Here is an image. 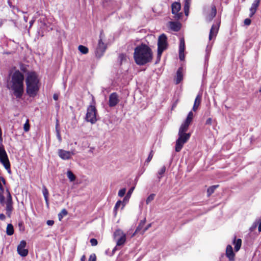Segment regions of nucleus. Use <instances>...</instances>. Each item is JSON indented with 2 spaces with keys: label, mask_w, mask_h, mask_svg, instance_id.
Instances as JSON below:
<instances>
[{
  "label": "nucleus",
  "mask_w": 261,
  "mask_h": 261,
  "mask_svg": "<svg viewBox=\"0 0 261 261\" xmlns=\"http://www.w3.org/2000/svg\"><path fill=\"white\" fill-rule=\"evenodd\" d=\"M42 193L43 195L44 196V198H48V192L47 189L45 187H44L42 190Z\"/></svg>",
  "instance_id": "33"
},
{
  "label": "nucleus",
  "mask_w": 261,
  "mask_h": 261,
  "mask_svg": "<svg viewBox=\"0 0 261 261\" xmlns=\"http://www.w3.org/2000/svg\"><path fill=\"white\" fill-rule=\"evenodd\" d=\"M153 155V151H151L147 159H146V162L147 163H149L152 159Z\"/></svg>",
  "instance_id": "37"
},
{
  "label": "nucleus",
  "mask_w": 261,
  "mask_h": 261,
  "mask_svg": "<svg viewBox=\"0 0 261 261\" xmlns=\"http://www.w3.org/2000/svg\"><path fill=\"white\" fill-rule=\"evenodd\" d=\"M167 47V38L166 36L163 34L160 35L158 41V54L157 60L156 63L160 61L162 54L164 50Z\"/></svg>",
  "instance_id": "6"
},
{
  "label": "nucleus",
  "mask_w": 261,
  "mask_h": 261,
  "mask_svg": "<svg viewBox=\"0 0 261 261\" xmlns=\"http://www.w3.org/2000/svg\"><path fill=\"white\" fill-rule=\"evenodd\" d=\"M113 237L118 246L123 245L125 243L126 234L121 229L116 230L114 232Z\"/></svg>",
  "instance_id": "7"
},
{
  "label": "nucleus",
  "mask_w": 261,
  "mask_h": 261,
  "mask_svg": "<svg viewBox=\"0 0 261 261\" xmlns=\"http://www.w3.org/2000/svg\"><path fill=\"white\" fill-rule=\"evenodd\" d=\"M216 12L217 11L215 6H212L211 13L207 16L206 18V21L208 22L211 21L215 17Z\"/></svg>",
  "instance_id": "20"
},
{
  "label": "nucleus",
  "mask_w": 261,
  "mask_h": 261,
  "mask_svg": "<svg viewBox=\"0 0 261 261\" xmlns=\"http://www.w3.org/2000/svg\"><path fill=\"white\" fill-rule=\"evenodd\" d=\"M27 243L25 241H21L19 244L17 246V251L21 256L25 257L28 254V250L25 249Z\"/></svg>",
  "instance_id": "13"
},
{
  "label": "nucleus",
  "mask_w": 261,
  "mask_h": 261,
  "mask_svg": "<svg viewBox=\"0 0 261 261\" xmlns=\"http://www.w3.org/2000/svg\"><path fill=\"white\" fill-rule=\"evenodd\" d=\"M218 187V185H214L209 187L207 190V195L210 196L215 191V190Z\"/></svg>",
  "instance_id": "26"
},
{
  "label": "nucleus",
  "mask_w": 261,
  "mask_h": 261,
  "mask_svg": "<svg viewBox=\"0 0 261 261\" xmlns=\"http://www.w3.org/2000/svg\"><path fill=\"white\" fill-rule=\"evenodd\" d=\"M151 226V224H149L147 225V226L145 228L142 232V234L144 233L149 227Z\"/></svg>",
  "instance_id": "47"
},
{
  "label": "nucleus",
  "mask_w": 261,
  "mask_h": 261,
  "mask_svg": "<svg viewBox=\"0 0 261 261\" xmlns=\"http://www.w3.org/2000/svg\"><path fill=\"white\" fill-rule=\"evenodd\" d=\"M18 226H19V229L20 230H22V231L24 230V226H23V224H22V222H19L18 223Z\"/></svg>",
  "instance_id": "45"
},
{
  "label": "nucleus",
  "mask_w": 261,
  "mask_h": 261,
  "mask_svg": "<svg viewBox=\"0 0 261 261\" xmlns=\"http://www.w3.org/2000/svg\"><path fill=\"white\" fill-rule=\"evenodd\" d=\"M135 189V187H132L129 190V191H128L127 193V196H130L132 193H133L134 190Z\"/></svg>",
  "instance_id": "44"
},
{
  "label": "nucleus",
  "mask_w": 261,
  "mask_h": 261,
  "mask_svg": "<svg viewBox=\"0 0 261 261\" xmlns=\"http://www.w3.org/2000/svg\"><path fill=\"white\" fill-rule=\"evenodd\" d=\"M155 197L154 194H151L146 199V203L147 204H148L151 201H152Z\"/></svg>",
  "instance_id": "31"
},
{
  "label": "nucleus",
  "mask_w": 261,
  "mask_h": 261,
  "mask_svg": "<svg viewBox=\"0 0 261 261\" xmlns=\"http://www.w3.org/2000/svg\"><path fill=\"white\" fill-rule=\"evenodd\" d=\"M45 203L47 205V206H49V202H48V198H45Z\"/></svg>",
  "instance_id": "53"
},
{
  "label": "nucleus",
  "mask_w": 261,
  "mask_h": 261,
  "mask_svg": "<svg viewBox=\"0 0 261 261\" xmlns=\"http://www.w3.org/2000/svg\"><path fill=\"white\" fill-rule=\"evenodd\" d=\"M0 181H2L4 185L6 184V180L4 177L0 176Z\"/></svg>",
  "instance_id": "51"
},
{
  "label": "nucleus",
  "mask_w": 261,
  "mask_h": 261,
  "mask_svg": "<svg viewBox=\"0 0 261 261\" xmlns=\"http://www.w3.org/2000/svg\"><path fill=\"white\" fill-rule=\"evenodd\" d=\"M134 58L137 65H144L152 61L153 52L148 45L142 43L135 48Z\"/></svg>",
  "instance_id": "2"
},
{
  "label": "nucleus",
  "mask_w": 261,
  "mask_h": 261,
  "mask_svg": "<svg viewBox=\"0 0 261 261\" xmlns=\"http://www.w3.org/2000/svg\"><path fill=\"white\" fill-rule=\"evenodd\" d=\"M233 244L234 245V250L235 251H238L242 245V240L241 239H236V237H234Z\"/></svg>",
  "instance_id": "21"
},
{
  "label": "nucleus",
  "mask_w": 261,
  "mask_h": 261,
  "mask_svg": "<svg viewBox=\"0 0 261 261\" xmlns=\"http://www.w3.org/2000/svg\"><path fill=\"white\" fill-rule=\"evenodd\" d=\"M191 3L185 1L184 9H189Z\"/></svg>",
  "instance_id": "43"
},
{
  "label": "nucleus",
  "mask_w": 261,
  "mask_h": 261,
  "mask_svg": "<svg viewBox=\"0 0 261 261\" xmlns=\"http://www.w3.org/2000/svg\"><path fill=\"white\" fill-rule=\"evenodd\" d=\"M85 255H83L82 256V257H81V260L82 261H84V260H85Z\"/></svg>",
  "instance_id": "57"
},
{
  "label": "nucleus",
  "mask_w": 261,
  "mask_h": 261,
  "mask_svg": "<svg viewBox=\"0 0 261 261\" xmlns=\"http://www.w3.org/2000/svg\"><path fill=\"white\" fill-rule=\"evenodd\" d=\"M0 162L5 169L10 172V163L6 150L3 146H0Z\"/></svg>",
  "instance_id": "8"
},
{
  "label": "nucleus",
  "mask_w": 261,
  "mask_h": 261,
  "mask_svg": "<svg viewBox=\"0 0 261 261\" xmlns=\"http://www.w3.org/2000/svg\"><path fill=\"white\" fill-rule=\"evenodd\" d=\"M226 255L229 260L233 261L234 260L235 254L233 251V249L230 245H228L226 248Z\"/></svg>",
  "instance_id": "16"
},
{
  "label": "nucleus",
  "mask_w": 261,
  "mask_h": 261,
  "mask_svg": "<svg viewBox=\"0 0 261 261\" xmlns=\"http://www.w3.org/2000/svg\"><path fill=\"white\" fill-rule=\"evenodd\" d=\"M244 22L245 25H249L250 24L251 20L249 18H246L244 20Z\"/></svg>",
  "instance_id": "42"
},
{
  "label": "nucleus",
  "mask_w": 261,
  "mask_h": 261,
  "mask_svg": "<svg viewBox=\"0 0 261 261\" xmlns=\"http://www.w3.org/2000/svg\"><path fill=\"white\" fill-rule=\"evenodd\" d=\"M201 95L198 94L195 99L194 103L192 108L193 111H196L198 109V107L201 103Z\"/></svg>",
  "instance_id": "19"
},
{
  "label": "nucleus",
  "mask_w": 261,
  "mask_h": 261,
  "mask_svg": "<svg viewBox=\"0 0 261 261\" xmlns=\"http://www.w3.org/2000/svg\"><path fill=\"white\" fill-rule=\"evenodd\" d=\"M90 242L92 246H96L97 245V241L96 239H91L90 240Z\"/></svg>",
  "instance_id": "36"
},
{
  "label": "nucleus",
  "mask_w": 261,
  "mask_h": 261,
  "mask_svg": "<svg viewBox=\"0 0 261 261\" xmlns=\"http://www.w3.org/2000/svg\"><path fill=\"white\" fill-rule=\"evenodd\" d=\"M79 50L83 54H86L88 53V48L82 45L79 46Z\"/></svg>",
  "instance_id": "29"
},
{
  "label": "nucleus",
  "mask_w": 261,
  "mask_h": 261,
  "mask_svg": "<svg viewBox=\"0 0 261 261\" xmlns=\"http://www.w3.org/2000/svg\"><path fill=\"white\" fill-rule=\"evenodd\" d=\"M126 192V189L125 188H123L119 190L118 192V196L122 197H123Z\"/></svg>",
  "instance_id": "34"
},
{
  "label": "nucleus",
  "mask_w": 261,
  "mask_h": 261,
  "mask_svg": "<svg viewBox=\"0 0 261 261\" xmlns=\"http://www.w3.org/2000/svg\"><path fill=\"white\" fill-rule=\"evenodd\" d=\"M193 117V113L190 111L186 120L179 127L178 133V138L176 141L175 144V151L176 152H179L181 150L184 144L190 139L191 134L190 133H186V132L188 130L189 125L192 121Z\"/></svg>",
  "instance_id": "1"
},
{
  "label": "nucleus",
  "mask_w": 261,
  "mask_h": 261,
  "mask_svg": "<svg viewBox=\"0 0 261 261\" xmlns=\"http://www.w3.org/2000/svg\"><path fill=\"white\" fill-rule=\"evenodd\" d=\"M96 256L95 254H92L90 255L88 261H96Z\"/></svg>",
  "instance_id": "39"
},
{
  "label": "nucleus",
  "mask_w": 261,
  "mask_h": 261,
  "mask_svg": "<svg viewBox=\"0 0 261 261\" xmlns=\"http://www.w3.org/2000/svg\"><path fill=\"white\" fill-rule=\"evenodd\" d=\"M6 219V216L3 214H0V220H4Z\"/></svg>",
  "instance_id": "49"
},
{
  "label": "nucleus",
  "mask_w": 261,
  "mask_h": 261,
  "mask_svg": "<svg viewBox=\"0 0 261 261\" xmlns=\"http://www.w3.org/2000/svg\"><path fill=\"white\" fill-rule=\"evenodd\" d=\"M211 46H209L208 45L207 46L206 48V58H208V56H209V55H210V53L211 51Z\"/></svg>",
  "instance_id": "38"
},
{
  "label": "nucleus",
  "mask_w": 261,
  "mask_h": 261,
  "mask_svg": "<svg viewBox=\"0 0 261 261\" xmlns=\"http://www.w3.org/2000/svg\"><path fill=\"white\" fill-rule=\"evenodd\" d=\"M34 22V20H31L30 21L29 23H30V27H31L33 25Z\"/></svg>",
  "instance_id": "56"
},
{
  "label": "nucleus",
  "mask_w": 261,
  "mask_h": 261,
  "mask_svg": "<svg viewBox=\"0 0 261 261\" xmlns=\"http://www.w3.org/2000/svg\"><path fill=\"white\" fill-rule=\"evenodd\" d=\"M182 68L180 67L177 71L176 72V84H179L182 80Z\"/></svg>",
  "instance_id": "23"
},
{
  "label": "nucleus",
  "mask_w": 261,
  "mask_h": 261,
  "mask_svg": "<svg viewBox=\"0 0 261 261\" xmlns=\"http://www.w3.org/2000/svg\"><path fill=\"white\" fill-rule=\"evenodd\" d=\"M119 58L121 61V63H122L123 60H126V56L124 54H120L119 56Z\"/></svg>",
  "instance_id": "41"
},
{
  "label": "nucleus",
  "mask_w": 261,
  "mask_h": 261,
  "mask_svg": "<svg viewBox=\"0 0 261 261\" xmlns=\"http://www.w3.org/2000/svg\"><path fill=\"white\" fill-rule=\"evenodd\" d=\"M185 48V40L184 38H181L180 40V44L179 48V57L180 60H184L185 56L184 52Z\"/></svg>",
  "instance_id": "17"
},
{
  "label": "nucleus",
  "mask_w": 261,
  "mask_h": 261,
  "mask_svg": "<svg viewBox=\"0 0 261 261\" xmlns=\"http://www.w3.org/2000/svg\"><path fill=\"white\" fill-rule=\"evenodd\" d=\"M184 12L185 15L188 16L189 13V9H184Z\"/></svg>",
  "instance_id": "50"
},
{
  "label": "nucleus",
  "mask_w": 261,
  "mask_h": 261,
  "mask_svg": "<svg viewBox=\"0 0 261 261\" xmlns=\"http://www.w3.org/2000/svg\"><path fill=\"white\" fill-rule=\"evenodd\" d=\"M169 23L170 28L174 31H178L180 29V24L179 22L170 21Z\"/></svg>",
  "instance_id": "22"
},
{
  "label": "nucleus",
  "mask_w": 261,
  "mask_h": 261,
  "mask_svg": "<svg viewBox=\"0 0 261 261\" xmlns=\"http://www.w3.org/2000/svg\"><path fill=\"white\" fill-rule=\"evenodd\" d=\"M67 176L71 182L74 181L75 180V176L70 170H68L67 172Z\"/></svg>",
  "instance_id": "25"
},
{
  "label": "nucleus",
  "mask_w": 261,
  "mask_h": 261,
  "mask_svg": "<svg viewBox=\"0 0 261 261\" xmlns=\"http://www.w3.org/2000/svg\"><path fill=\"white\" fill-rule=\"evenodd\" d=\"M116 250H117V248H116V247H115L113 249V251H112L113 253H114V252H115Z\"/></svg>",
  "instance_id": "58"
},
{
  "label": "nucleus",
  "mask_w": 261,
  "mask_h": 261,
  "mask_svg": "<svg viewBox=\"0 0 261 261\" xmlns=\"http://www.w3.org/2000/svg\"><path fill=\"white\" fill-rule=\"evenodd\" d=\"M58 155L62 159L67 160L70 159L72 155H74V153L63 149H59Z\"/></svg>",
  "instance_id": "14"
},
{
  "label": "nucleus",
  "mask_w": 261,
  "mask_h": 261,
  "mask_svg": "<svg viewBox=\"0 0 261 261\" xmlns=\"http://www.w3.org/2000/svg\"><path fill=\"white\" fill-rule=\"evenodd\" d=\"M23 129L24 132H27L30 129V124H29V120H27L26 122L24 123L23 125Z\"/></svg>",
  "instance_id": "32"
},
{
  "label": "nucleus",
  "mask_w": 261,
  "mask_h": 261,
  "mask_svg": "<svg viewBox=\"0 0 261 261\" xmlns=\"http://www.w3.org/2000/svg\"><path fill=\"white\" fill-rule=\"evenodd\" d=\"M212 122V119L211 118L207 119L206 121V124H211Z\"/></svg>",
  "instance_id": "48"
},
{
  "label": "nucleus",
  "mask_w": 261,
  "mask_h": 261,
  "mask_svg": "<svg viewBox=\"0 0 261 261\" xmlns=\"http://www.w3.org/2000/svg\"><path fill=\"white\" fill-rule=\"evenodd\" d=\"M24 20H25V21H27V18H25V17H24Z\"/></svg>",
  "instance_id": "60"
},
{
  "label": "nucleus",
  "mask_w": 261,
  "mask_h": 261,
  "mask_svg": "<svg viewBox=\"0 0 261 261\" xmlns=\"http://www.w3.org/2000/svg\"><path fill=\"white\" fill-rule=\"evenodd\" d=\"M23 81L24 75L19 70L15 71L11 75L8 86L9 89L13 91V94L16 98H21L23 93Z\"/></svg>",
  "instance_id": "3"
},
{
  "label": "nucleus",
  "mask_w": 261,
  "mask_h": 261,
  "mask_svg": "<svg viewBox=\"0 0 261 261\" xmlns=\"http://www.w3.org/2000/svg\"><path fill=\"white\" fill-rule=\"evenodd\" d=\"M145 220H142V221H141V222L140 223V224L141 225H142V226L143 227L144 225L145 224Z\"/></svg>",
  "instance_id": "54"
},
{
  "label": "nucleus",
  "mask_w": 261,
  "mask_h": 261,
  "mask_svg": "<svg viewBox=\"0 0 261 261\" xmlns=\"http://www.w3.org/2000/svg\"><path fill=\"white\" fill-rule=\"evenodd\" d=\"M185 1L191 3V0H185Z\"/></svg>",
  "instance_id": "59"
},
{
  "label": "nucleus",
  "mask_w": 261,
  "mask_h": 261,
  "mask_svg": "<svg viewBox=\"0 0 261 261\" xmlns=\"http://www.w3.org/2000/svg\"><path fill=\"white\" fill-rule=\"evenodd\" d=\"M258 231H261V221L259 223L258 227Z\"/></svg>",
  "instance_id": "55"
},
{
  "label": "nucleus",
  "mask_w": 261,
  "mask_h": 261,
  "mask_svg": "<svg viewBox=\"0 0 261 261\" xmlns=\"http://www.w3.org/2000/svg\"><path fill=\"white\" fill-rule=\"evenodd\" d=\"M119 96L116 92H113L109 97L108 105L110 107H114L119 102Z\"/></svg>",
  "instance_id": "12"
},
{
  "label": "nucleus",
  "mask_w": 261,
  "mask_h": 261,
  "mask_svg": "<svg viewBox=\"0 0 261 261\" xmlns=\"http://www.w3.org/2000/svg\"><path fill=\"white\" fill-rule=\"evenodd\" d=\"M6 233L8 236H11L14 233L13 226L11 224H8L7 225Z\"/></svg>",
  "instance_id": "24"
},
{
  "label": "nucleus",
  "mask_w": 261,
  "mask_h": 261,
  "mask_svg": "<svg viewBox=\"0 0 261 261\" xmlns=\"http://www.w3.org/2000/svg\"><path fill=\"white\" fill-rule=\"evenodd\" d=\"M53 98H54V99L55 100H58V94H54V95H53Z\"/></svg>",
  "instance_id": "52"
},
{
  "label": "nucleus",
  "mask_w": 261,
  "mask_h": 261,
  "mask_svg": "<svg viewBox=\"0 0 261 261\" xmlns=\"http://www.w3.org/2000/svg\"><path fill=\"white\" fill-rule=\"evenodd\" d=\"M68 213L66 209H63L61 212L58 214V218L61 221L63 218L67 215Z\"/></svg>",
  "instance_id": "28"
},
{
  "label": "nucleus",
  "mask_w": 261,
  "mask_h": 261,
  "mask_svg": "<svg viewBox=\"0 0 261 261\" xmlns=\"http://www.w3.org/2000/svg\"><path fill=\"white\" fill-rule=\"evenodd\" d=\"M121 203L122 202L120 200H119L116 202L114 207V211H116L120 206Z\"/></svg>",
  "instance_id": "40"
},
{
  "label": "nucleus",
  "mask_w": 261,
  "mask_h": 261,
  "mask_svg": "<svg viewBox=\"0 0 261 261\" xmlns=\"http://www.w3.org/2000/svg\"><path fill=\"white\" fill-rule=\"evenodd\" d=\"M142 227H143V226H142V225H141L139 224L138 226L137 227L134 233L131 236V238L134 237L135 236L136 233H137L138 232H139L142 228Z\"/></svg>",
  "instance_id": "35"
},
{
  "label": "nucleus",
  "mask_w": 261,
  "mask_h": 261,
  "mask_svg": "<svg viewBox=\"0 0 261 261\" xmlns=\"http://www.w3.org/2000/svg\"><path fill=\"white\" fill-rule=\"evenodd\" d=\"M243 1H244L245 0H242Z\"/></svg>",
  "instance_id": "61"
},
{
  "label": "nucleus",
  "mask_w": 261,
  "mask_h": 261,
  "mask_svg": "<svg viewBox=\"0 0 261 261\" xmlns=\"http://www.w3.org/2000/svg\"><path fill=\"white\" fill-rule=\"evenodd\" d=\"M261 0H254L252 3L251 6L249 9L250 14L249 16L252 17L256 13L257 8L259 6V4Z\"/></svg>",
  "instance_id": "15"
},
{
  "label": "nucleus",
  "mask_w": 261,
  "mask_h": 261,
  "mask_svg": "<svg viewBox=\"0 0 261 261\" xmlns=\"http://www.w3.org/2000/svg\"><path fill=\"white\" fill-rule=\"evenodd\" d=\"M103 37V34L101 32L99 35V39L98 40L97 46L96 47L95 51L96 56L98 58L101 57L103 55L107 47L106 45L102 41Z\"/></svg>",
  "instance_id": "9"
},
{
  "label": "nucleus",
  "mask_w": 261,
  "mask_h": 261,
  "mask_svg": "<svg viewBox=\"0 0 261 261\" xmlns=\"http://www.w3.org/2000/svg\"><path fill=\"white\" fill-rule=\"evenodd\" d=\"M46 223L49 226H51L54 224V221L53 220H47Z\"/></svg>",
  "instance_id": "46"
},
{
  "label": "nucleus",
  "mask_w": 261,
  "mask_h": 261,
  "mask_svg": "<svg viewBox=\"0 0 261 261\" xmlns=\"http://www.w3.org/2000/svg\"><path fill=\"white\" fill-rule=\"evenodd\" d=\"M166 171V167L163 166L161 169L158 171L157 177L159 179V180L162 177L163 174Z\"/></svg>",
  "instance_id": "27"
},
{
  "label": "nucleus",
  "mask_w": 261,
  "mask_h": 261,
  "mask_svg": "<svg viewBox=\"0 0 261 261\" xmlns=\"http://www.w3.org/2000/svg\"><path fill=\"white\" fill-rule=\"evenodd\" d=\"M86 119L87 121L92 124L95 123L97 120V110L95 106V101L93 97H92V103L87 108Z\"/></svg>",
  "instance_id": "5"
},
{
  "label": "nucleus",
  "mask_w": 261,
  "mask_h": 261,
  "mask_svg": "<svg viewBox=\"0 0 261 261\" xmlns=\"http://www.w3.org/2000/svg\"><path fill=\"white\" fill-rule=\"evenodd\" d=\"M172 13L174 15L175 20H179L181 18L182 13L180 12L181 5L179 3L174 2L171 5Z\"/></svg>",
  "instance_id": "11"
},
{
  "label": "nucleus",
  "mask_w": 261,
  "mask_h": 261,
  "mask_svg": "<svg viewBox=\"0 0 261 261\" xmlns=\"http://www.w3.org/2000/svg\"><path fill=\"white\" fill-rule=\"evenodd\" d=\"M220 22L217 24H213L209 34V40H211L213 37H215L218 32Z\"/></svg>",
  "instance_id": "18"
},
{
  "label": "nucleus",
  "mask_w": 261,
  "mask_h": 261,
  "mask_svg": "<svg viewBox=\"0 0 261 261\" xmlns=\"http://www.w3.org/2000/svg\"><path fill=\"white\" fill-rule=\"evenodd\" d=\"M39 80L34 72L28 74L26 79L27 92L30 96L34 97L39 90Z\"/></svg>",
  "instance_id": "4"
},
{
  "label": "nucleus",
  "mask_w": 261,
  "mask_h": 261,
  "mask_svg": "<svg viewBox=\"0 0 261 261\" xmlns=\"http://www.w3.org/2000/svg\"><path fill=\"white\" fill-rule=\"evenodd\" d=\"M58 125H59L58 123H57L56 125V135H57V138H58L59 141L60 142H61L62 141V138H61V136L60 133L59 129L58 128Z\"/></svg>",
  "instance_id": "30"
},
{
  "label": "nucleus",
  "mask_w": 261,
  "mask_h": 261,
  "mask_svg": "<svg viewBox=\"0 0 261 261\" xmlns=\"http://www.w3.org/2000/svg\"><path fill=\"white\" fill-rule=\"evenodd\" d=\"M6 192L7 197L6 201L5 200V204H6V214L10 218L13 210V201L12 196L8 189L6 190Z\"/></svg>",
  "instance_id": "10"
}]
</instances>
